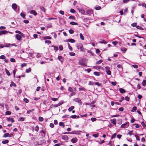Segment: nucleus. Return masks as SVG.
I'll return each instance as SVG.
<instances>
[{"instance_id":"1","label":"nucleus","mask_w":146,"mask_h":146,"mask_svg":"<svg viewBox=\"0 0 146 146\" xmlns=\"http://www.w3.org/2000/svg\"><path fill=\"white\" fill-rule=\"evenodd\" d=\"M78 64L83 66H86V64L83 59L79 60L78 62Z\"/></svg>"},{"instance_id":"2","label":"nucleus","mask_w":146,"mask_h":146,"mask_svg":"<svg viewBox=\"0 0 146 146\" xmlns=\"http://www.w3.org/2000/svg\"><path fill=\"white\" fill-rule=\"evenodd\" d=\"M77 48L78 49H80V51H84V49L83 46L82 44H78L76 46Z\"/></svg>"},{"instance_id":"3","label":"nucleus","mask_w":146,"mask_h":146,"mask_svg":"<svg viewBox=\"0 0 146 146\" xmlns=\"http://www.w3.org/2000/svg\"><path fill=\"white\" fill-rule=\"evenodd\" d=\"M80 132H82L81 131H74L70 132V134L80 135Z\"/></svg>"},{"instance_id":"4","label":"nucleus","mask_w":146,"mask_h":146,"mask_svg":"<svg viewBox=\"0 0 146 146\" xmlns=\"http://www.w3.org/2000/svg\"><path fill=\"white\" fill-rule=\"evenodd\" d=\"M39 132L40 133V135L42 137H44L46 134L45 130L44 129L40 131Z\"/></svg>"},{"instance_id":"5","label":"nucleus","mask_w":146,"mask_h":146,"mask_svg":"<svg viewBox=\"0 0 146 146\" xmlns=\"http://www.w3.org/2000/svg\"><path fill=\"white\" fill-rule=\"evenodd\" d=\"M129 123L128 122H126L125 123L122 124L121 125V128H127L129 126Z\"/></svg>"},{"instance_id":"6","label":"nucleus","mask_w":146,"mask_h":146,"mask_svg":"<svg viewBox=\"0 0 146 146\" xmlns=\"http://www.w3.org/2000/svg\"><path fill=\"white\" fill-rule=\"evenodd\" d=\"M21 35H20L16 34L15 35V38L17 40L20 41L21 40L22 37Z\"/></svg>"},{"instance_id":"7","label":"nucleus","mask_w":146,"mask_h":146,"mask_svg":"<svg viewBox=\"0 0 146 146\" xmlns=\"http://www.w3.org/2000/svg\"><path fill=\"white\" fill-rule=\"evenodd\" d=\"M57 59L60 61L61 64H62L63 63L64 59L62 56H58Z\"/></svg>"},{"instance_id":"8","label":"nucleus","mask_w":146,"mask_h":146,"mask_svg":"<svg viewBox=\"0 0 146 146\" xmlns=\"http://www.w3.org/2000/svg\"><path fill=\"white\" fill-rule=\"evenodd\" d=\"M74 100L76 102H78L80 105L82 104L81 101L79 98H76Z\"/></svg>"},{"instance_id":"9","label":"nucleus","mask_w":146,"mask_h":146,"mask_svg":"<svg viewBox=\"0 0 146 146\" xmlns=\"http://www.w3.org/2000/svg\"><path fill=\"white\" fill-rule=\"evenodd\" d=\"M29 12L31 14H33L35 16L37 14L36 12L34 10H31Z\"/></svg>"},{"instance_id":"10","label":"nucleus","mask_w":146,"mask_h":146,"mask_svg":"<svg viewBox=\"0 0 146 146\" xmlns=\"http://www.w3.org/2000/svg\"><path fill=\"white\" fill-rule=\"evenodd\" d=\"M7 120L9 122L11 121L12 123L15 121V120L13 119V118L9 117L7 118Z\"/></svg>"},{"instance_id":"11","label":"nucleus","mask_w":146,"mask_h":146,"mask_svg":"<svg viewBox=\"0 0 146 146\" xmlns=\"http://www.w3.org/2000/svg\"><path fill=\"white\" fill-rule=\"evenodd\" d=\"M8 33L7 31L6 30H2L0 31V36L3 34H5Z\"/></svg>"},{"instance_id":"12","label":"nucleus","mask_w":146,"mask_h":146,"mask_svg":"<svg viewBox=\"0 0 146 146\" xmlns=\"http://www.w3.org/2000/svg\"><path fill=\"white\" fill-rule=\"evenodd\" d=\"M77 141H78V139H77V138L76 137H75V138H72L71 140V141L73 143H76Z\"/></svg>"},{"instance_id":"13","label":"nucleus","mask_w":146,"mask_h":146,"mask_svg":"<svg viewBox=\"0 0 146 146\" xmlns=\"http://www.w3.org/2000/svg\"><path fill=\"white\" fill-rule=\"evenodd\" d=\"M62 138L64 140H67L68 139V137L66 135H62Z\"/></svg>"},{"instance_id":"14","label":"nucleus","mask_w":146,"mask_h":146,"mask_svg":"<svg viewBox=\"0 0 146 146\" xmlns=\"http://www.w3.org/2000/svg\"><path fill=\"white\" fill-rule=\"evenodd\" d=\"M12 8L14 10H16L17 8V6L16 4L15 3H13L12 5Z\"/></svg>"},{"instance_id":"15","label":"nucleus","mask_w":146,"mask_h":146,"mask_svg":"<svg viewBox=\"0 0 146 146\" xmlns=\"http://www.w3.org/2000/svg\"><path fill=\"white\" fill-rule=\"evenodd\" d=\"M15 33L19 34L23 37V36L24 35V34L23 33L21 32L20 31L18 30H17L15 31Z\"/></svg>"},{"instance_id":"16","label":"nucleus","mask_w":146,"mask_h":146,"mask_svg":"<svg viewBox=\"0 0 146 146\" xmlns=\"http://www.w3.org/2000/svg\"><path fill=\"white\" fill-rule=\"evenodd\" d=\"M87 13L88 14L91 15L93 14V11L91 10H88L87 11Z\"/></svg>"},{"instance_id":"17","label":"nucleus","mask_w":146,"mask_h":146,"mask_svg":"<svg viewBox=\"0 0 146 146\" xmlns=\"http://www.w3.org/2000/svg\"><path fill=\"white\" fill-rule=\"evenodd\" d=\"M119 90L120 92L121 93H125L126 92L125 90L122 88H119Z\"/></svg>"},{"instance_id":"18","label":"nucleus","mask_w":146,"mask_h":146,"mask_svg":"<svg viewBox=\"0 0 146 146\" xmlns=\"http://www.w3.org/2000/svg\"><path fill=\"white\" fill-rule=\"evenodd\" d=\"M116 119L115 118L113 119H111L110 121L111 123H112L113 124L115 125L116 124Z\"/></svg>"},{"instance_id":"19","label":"nucleus","mask_w":146,"mask_h":146,"mask_svg":"<svg viewBox=\"0 0 146 146\" xmlns=\"http://www.w3.org/2000/svg\"><path fill=\"white\" fill-rule=\"evenodd\" d=\"M10 86L11 87H12V86H14V87H16V85L13 81H11V84H10Z\"/></svg>"},{"instance_id":"20","label":"nucleus","mask_w":146,"mask_h":146,"mask_svg":"<svg viewBox=\"0 0 146 146\" xmlns=\"http://www.w3.org/2000/svg\"><path fill=\"white\" fill-rule=\"evenodd\" d=\"M67 41L71 43H74L75 42V40L72 39H70L67 40Z\"/></svg>"},{"instance_id":"21","label":"nucleus","mask_w":146,"mask_h":146,"mask_svg":"<svg viewBox=\"0 0 146 146\" xmlns=\"http://www.w3.org/2000/svg\"><path fill=\"white\" fill-rule=\"evenodd\" d=\"M141 84L143 86H145L146 85V80H143Z\"/></svg>"},{"instance_id":"22","label":"nucleus","mask_w":146,"mask_h":146,"mask_svg":"<svg viewBox=\"0 0 146 146\" xmlns=\"http://www.w3.org/2000/svg\"><path fill=\"white\" fill-rule=\"evenodd\" d=\"M9 134L8 133H7L5 134L4 135L3 137H11V136H9Z\"/></svg>"},{"instance_id":"23","label":"nucleus","mask_w":146,"mask_h":146,"mask_svg":"<svg viewBox=\"0 0 146 146\" xmlns=\"http://www.w3.org/2000/svg\"><path fill=\"white\" fill-rule=\"evenodd\" d=\"M43 38L44 39L46 40V39H51V37L50 36H46L44 37H43Z\"/></svg>"},{"instance_id":"24","label":"nucleus","mask_w":146,"mask_h":146,"mask_svg":"<svg viewBox=\"0 0 146 146\" xmlns=\"http://www.w3.org/2000/svg\"><path fill=\"white\" fill-rule=\"evenodd\" d=\"M5 72H6L8 76H10L11 75V74H10V73L9 72V71L7 69H5Z\"/></svg>"},{"instance_id":"25","label":"nucleus","mask_w":146,"mask_h":146,"mask_svg":"<svg viewBox=\"0 0 146 146\" xmlns=\"http://www.w3.org/2000/svg\"><path fill=\"white\" fill-rule=\"evenodd\" d=\"M5 47H9L11 46V44L8 43V44H5Z\"/></svg>"},{"instance_id":"26","label":"nucleus","mask_w":146,"mask_h":146,"mask_svg":"<svg viewBox=\"0 0 146 146\" xmlns=\"http://www.w3.org/2000/svg\"><path fill=\"white\" fill-rule=\"evenodd\" d=\"M74 108V106H71L68 109V110L70 112Z\"/></svg>"},{"instance_id":"27","label":"nucleus","mask_w":146,"mask_h":146,"mask_svg":"<svg viewBox=\"0 0 146 146\" xmlns=\"http://www.w3.org/2000/svg\"><path fill=\"white\" fill-rule=\"evenodd\" d=\"M121 50L123 52H125L127 50V48H121Z\"/></svg>"},{"instance_id":"28","label":"nucleus","mask_w":146,"mask_h":146,"mask_svg":"<svg viewBox=\"0 0 146 146\" xmlns=\"http://www.w3.org/2000/svg\"><path fill=\"white\" fill-rule=\"evenodd\" d=\"M80 37L81 40H84V36L82 34V33H80Z\"/></svg>"},{"instance_id":"29","label":"nucleus","mask_w":146,"mask_h":146,"mask_svg":"<svg viewBox=\"0 0 146 146\" xmlns=\"http://www.w3.org/2000/svg\"><path fill=\"white\" fill-rule=\"evenodd\" d=\"M70 24L72 25H78V24L76 22H71L70 23Z\"/></svg>"},{"instance_id":"30","label":"nucleus","mask_w":146,"mask_h":146,"mask_svg":"<svg viewBox=\"0 0 146 146\" xmlns=\"http://www.w3.org/2000/svg\"><path fill=\"white\" fill-rule=\"evenodd\" d=\"M52 47H53L54 48V49L56 51H57L58 49V47L57 46H52Z\"/></svg>"},{"instance_id":"31","label":"nucleus","mask_w":146,"mask_h":146,"mask_svg":"<svg viewBox=\"0 0 146 146\" xmlns=\"http://www.w3.org/2000/svg\"><path fill=\"white\" fill-rule=\"evenodd\" d=\"M136 28L139 29H140L141 30H143V29L141 27L139 26V25L136 26Z\"/></svg>"},{"instance_id":"32","label":"nucleus","mask_w":146,"mask_h":146,"mask_svg":"<svg viewBox=\"0 0 146 146\" xmlns=\"http://www.w3.org/2000/svg\"><path fill=\"white\" fill-rule=\"evenodd\" d=\"M40 8L42 11H43L44 13L45 12L46 9L44 7H40Z\"/></svg>"},{"instance_id":"33","label":"nucleus","mask_w":146,"mask_h":146,"mask_svg":"<svg viewBox=\"0 0 146 146\" xmlns=\"http://www.w3.org/2000/svg\"><path fill=\"white\" fill-rule=\"evenodd\" d=\"M137 110V108L135 106H134L133 107L132 109L131 110V111L133 112L136 111Z\"/></svg>"},{"instance_id":"34","label":"nucleus","mask_w":146,"mask_h":146,"mask_svg":"<svg viewBox=\"0 0 146 146\" xmlns=\"http://www.w3.org/2000/svg\"><path fill=\"white\" fill-rule=\"evenodd\" d=\"M59 125L60 126H62L63 127L65 126L64 123L63 122H60L59 123Z\"/></svg>"},{"instance_id":"35","label":"nucleus","mask_w":146,"mask_h":146,"mask_svg":"<svg viewBox=\"0 0 146 146\" xmlns=\"http://www.w3.org/2000/svg\"><path fill=\"white\" fill-rule=\"evenodd\" d=\"M68 47L69 48V49L71 51H72V47H71L70 45V44L69 43H68Z\"/></svg>"},{"instance_id":"36","label":"nucleus","mask_w":146,"mask_h":146,"mask_svg":"<svg viewBox=\"0 0 146 146\" xmlns=\"http://www.w3.org/2000/svg\"><path fill=\"white\" fill-rule=\"evenodd\" d=\"M117 67L119 69H120V70L122 69V66L120 64H119L117 66Z\"/></svg>"},{"instance_id":"37","label":"nucleus","mask_w":146,"mask_h":146,"mask_svg":"<svg viewBox=\"0 0 146 146\" xmlns=\"http://www.w3.org/2000/svg\"><path fill=\"white\" fill-rule=\"evenodd\" d=\"M20 15L23 19L25 18V15L24 13H21Z\"/></svg>"},{"instance_id":"38","label":"nucleus","mask_w":146,"mask_h":146,"mask_svg":"<svg viewBox=\"0 0 146 146\" xmlns=\"http://www.w3.org/2000/svg\"><path fill=\"white\" fill-rule=\"evenodd\" d=\"M102 62V60L101 59L99 61H97L96 63V64H100L101 62Z\"/></svg>"},{"instance_id":"39","label":"nucleus","mask_w":146,"mask_h":146,"mask_svg":"<svg viewBox=\"0 0 146 146\" xmlns=\"http://www.w3.org/2000/svg\"><path fill=\"white\" fill-rule=\"evenodd\" d=\"M31 71V69L30 68H29L26 70V72L27 73H29Z\"/></svg>"},{"instance_id":"40","label":"nucleus","mask_w":146,"mask_h":146,"mask_svg":"<svg viewBox=\"0 0 146 146\" xmlns=\"http://www.w3.org/2000/svg\"><path fill=\"white\" fill-rule=\"evenodd\" d=\"M133 131H130L128 133V134H129L130 136H131V135H132L133 134Z\"/></svg>"},{"instance_id":"41","label":"nucleus","mask_w":146,"mask_h":146,"mask_svg":"<svg viewBox=\"0 0 146 146\" xmlns=\"http://www.w3.org/2000/svg\"><path fill=\"white\" fill-rule=\"evenodd\" d=\"M94 74L97 76H99L100 75L99 73L97 72H94Z\"/></svg>"},{"instance_id":"42","label":"nucleus","mask_w":146,"mask_h":146,"mask_svg":"<svg viewBox=\"0 0 146 146\" xmlns=\"http://www.w3.org/2000/svg\"><path fill=\"white\" fill-rule=\"evenodd\" d=\"M8 142H9V141L8 140H6L3 141H2V143L3 144H6L7 143H8Z\"/></svg>"},{"instance_id":"43","label":"nucleus","mask_w":146,"mask_h":146,"mask_svg":"<svg viewBox=\"0 0 146 146\" xmlns=\"http://www.w3.org/2000/svg\"><path fill=\"white\" fill-rule=\"evenodd\" d=\"M94 83L91 81H90L89 82L88 85H93Z\"/></svg>"},{"instance_id":"44","label":"nucleus","mask_w":146,"mask_h":146,"mask_svg":"<svg viewBox=\"0 0 146 146\" xmlns=\"http://www.w3.org/2000/svg\"><path fill=\"white\" fill-rule=\"evenodd\" d=\"M43 120V118L42 117H38V120L40 121H42Z\"/></svg>"},{"instance_id":"45","label":"nucleus","mask_w":146,"mask_h":146,"mask_svg":"<svg viewBox=\"0 0 146 146\" xmlns=\"http://www.w3.org/2000/svg\"><path fill=\"white\" fill-rule=\"evenodd\" d=\"M5 56L3 55H2L0 56V59H5Z\"/></svg>"},{"instance_id":"46","label":"nucleus","mask_w":146,"mask_h":146,"mask_svg":"<svg viewBox=\"0 0 146 146\" xmlns=\"http://www.w3.org/2000/svg\"><path fill=\"white\" fill-rule=\"evenodd\" d=\"M39 127L38 125H36V126L35 127V130L37 132L39 130Z\"/></svg>"},{"instance_id":"47","label":"nucleus","mask_w":146,"mask_h":146,"mask_svg":"<svg viewBox=\"0 0 146 146\" xmlns=\"http://www.w3.org/2000/svg\"><path fill=\"white\" fill-rule=\"evenodd\" d=\"M11 112L9 111H7L5 112L6 115H10L11 114Z\"/></svg>"},{"instance_id":"48","label":"nucleus","mask_w":146,"mask_h":146,"mask_svg":"<svg viewBox=\"0 0 146 146\" xmlns=\"http://www.w3.org/2000/svg\"><path fill=\"white\" fill-rule=\"evenodd\" d=\"M24 118L23 117H21L19 119V121H23L24 120Z\"/></svg>"},{"instance_id":"49","label":"nucleus","mask_w":146,"mask_h":146,"mask_svg":"<svg viewBox=\"0 0 146 146\" xmlns=\"http://www.w3.org/2000/svg\"><path fill=\"white\" fill-rule=\"evenodd\" d=\"M135 137L136 138L137 140L140 141V138L139 136H137V135H135Z\"/></svg>"},{"instance_id":"50","label":"nucleus","mask_w":146,"mask_h":146,"mask_svg":"<svg viewBox=\"0 0 146 146\" xmlns=\"http://www.w3.org/2000/svg\"><path fill=\"white\" fill-rule=\"evenodd\" d=\"M107 42L106 41L104 40H103L102 41L100 42V43H104V44H107Z\"/></svg>"},{"instance_id":"51","label":"nucleus","mask_w":146,"mask_h":146,"mask_svg":"<svg viewBox=\"0 0 146 146\" xmlns=\"http://www.w3.org/2000/svg\"><path fill=\"white\" fill-rule=\"evenodd\" d=\"M45 43H47L48 44H50L51 43V41L49 40H45Z\"/></svg>"},{"instance_id":"52","label":"nucleus","mask_w":146,"mask_h":146,"mask_svg":"<svg viewBox=\"0 0 146 146\" xmlns=\"http://www.w3.org/2000/svg\"><path fill=\"white\" fill-rule=\"evenodd\" d=\"M70 11L71 13H76L75 10L73 9H71L70 10Z\"/></svg>"},{"instance_id":"53","label":"nucleus","mask_w":146,"mask_h":146,"mask_svg":"<svg viewBox=\"0 0 146 146\" xmlns=\"http://www.w3.org/2000/svg\"><path fill=\"white\" fill-rule=\"evenodd\" d=\"M69 54L71 56H74L75 55V54L73 52H70L69 53Z\"/></svg>"},{"instance_id":"54","label":"nucleus","mask_w":146,"mask_h":146,"mask_svg":"<svg viewBox=\"0 0 146 146\" xmlns=\"http://www.w3.org/2000/svg\"><path fill=\"white\" fill-rule=\"evenodd\" d=\"M116 133L113 134L112 135V136L111 137V139H113V138H114L116 136Z\"/></svg>"},{"instance_id":"55","label":"nucleus","mask_w":146,"mask_h":146,"mask_svg":"<svg viewBox=\"0 0 146 146\" xmlns=\"http://www.w3.org/2000/svg\"><path fill=\"white\" fill-rule=\"evenodd\" d=\"M141 124L144 127H146V125L145 123L143 121L141 122Z\"/></svg>"},{"instance_id":"56","label":"nucleus","mask_w":146,"mask_h":146,"mask_svg":"<svg viewBox=\"0 0 146 146\" xmlns=\"http://www.w3.org/2000/svg\"><path fill=\"white\" fill-rule=\"evenodd\" d=\"M23 101L26 103H27L29 102V100L27 98H25L23 99Z\"/></svg>"},{"instance_id":"57","label":"nucleus","mask_w":146,"mask_h":146,"mask_svg":"<svg viewBox=\"0 0 146 146\" xmlns=\"http://www.w3.org/2000/svg\"><path fill=\"white\" fill-rule=\"evenodd\" d=\"M76 117H77V115H72L70 116V117H71L72 118H73V119L76 118Z\"/></svg>"},{"instance_id":"58","label":"nucleus","mask_w":146,"mask_h":146,"mask_svg":"<svg viewBox=\"0 0 146 146\" xmlns=\"http://www.w3.org/2000/svg\"><path fill=\"white\" fill-rule=\"evenodd\" d=\"M95 85H97L99 86H101V84L99 83L98 82H96L95 83Z\"/></svg>"},{"instance_id":"59","label":"nucleus","mask_w":146,"mask_h":146,"mask_svg":"<svg viewBox=\"0 0 146 146\" xmlns=\"http://www.w3.org/2000/svg\"><path fill=\"white\" fill-rule=\"evenodd\" d=\"M69 32L70 34H72L74 33V31H73V30L72 29H70L69 30Z\"/></svg>"},{"instance_id":"60","label":"nucleus","mask_w":146,"mask_h":146,"mask_svg":"<svg viewBox=\"0 0 146 146\" xmlns=\"http://www.w3.org/2000/svg\"><path fill=\"white\" fill-rule=\"evenodd\" d=\"M69 19H70L74 20V19H75V17H74L73 16H70L69 17Z\"/></svg>"},{"instance_id":"61","label":"nucleus","mask_w":146,"mask_h":146,"mask_svg":"<svg viewBox=\"0 0 146 146\" xmlns=\"http://www.w3.org/2000/svg\"><path fill=\"white\" fill-rule=\"evenodd\" d=\"M91 121L93 122L96 121V119L95 117H92L91 118Z\"/></svg>"},{"instance_id":"62","label":"nucleus","mask_w":146,"mask_h":146,"mask_svg":"<svg viewBox=\"0 0 146 146\" xmlns=\"http://www.w3.org/2000/svg\"><path fill=\"white\" fill-rule=\"evenodd\" d=\"M137 23H134L131 24V25L133 27H135L136 26Z\"/></svg>"},{"instance_id":"63","label":"nucleus","mask_w":146,"mask_h":146,"mask_svg":"<svg viewBox=\"0 0 146 146\" xmlns=\"http://www.w3.org/2000/svg\"><path fill=\"white\" fill-rule=\"evenodd\" d=\"M59 48L60 50H62L63 48L62 46V45H60L59 46Z\"/></svg>"},{"instance_id":"64","label":"nucleus","mask_w":146,"mask_h":146,"mask_svg":"<svg viewBox=\"0 0 146 146\" xmlns=\"http://www.w3.org/2000/svg\"><path fill=\"white\" fill-rule=\"evenodd\" d=\"M112 43L114 45H115L117 44V42L116 41H114Z\"/></svg>"}]
</instances>
